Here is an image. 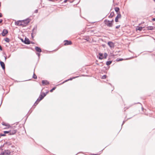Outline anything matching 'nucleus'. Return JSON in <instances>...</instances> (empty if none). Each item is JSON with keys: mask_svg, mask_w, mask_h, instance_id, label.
I'll list each match as a JSON object with an SVG mask.
<instances>
[{"mask_svg": "<svg viewBox=\"0 0 155 155\" xmlns=\"http://www.w3.org/2000/svg\"><path fill=\"white\" fill-rule=\"evenodd\" d=\"M114 20L111 21H109L107 19L105 20L104 21V23L105 25L109 27H112L113 25Z\"/></svg>", "mask_w": 155, "mask_h": 155, "instance_id": "1", "label": "nucleus"}, {"mask_svg": "<svg viewBox=\"0 0 155 155\" xmlns=\"http://www.w3.org/2000/svg\"><path fill=\"white\" fill-rule=\"evenodd\" d=\"M49 91L47 92L46 93H41V94L40 95L39 98L37 100L36 102L38 103L44 97L46 96V95L48 94Z\"/></svg>", "mask_w": 155, "mask_h": 155, "instance_id": "2", "label": "nucleus"}, {"mask_svg": "<svg viewBox=\"0 0 155 155\" xmlns=\"http://www.w3.org/2000/svg\"><path fill=\"white\" fill-rule=\"evenodd\" d=\"M99 58L101 60L102 59L104 58L106 59L107 56V54L106 53H105L104 54V56H103V54L101 53H99Z\"/></svg>", "mask_w": 155, "mask_h": 155, "instance_id": "3", "label": "nucleus"}, {"mask_svg": "<svg viewBox=\"0 0 155 155\" xmlns=\"http://www.w3.org/2000/svg\"><path fill=\"white\" fill-rule=\"evenodd\" d=\"M24 22L23 20L22 21H16L15 23V24L18 26H25L24 25Z\"/></svg>", "mask_w": 155, "mask_h": 155, "instance_id": "4", "label": "nucleus"}, {"mask_svg": "<svg viewBox=\"0 0 155 155\" xmlns=\"http://www.w3.org/2000/svg\"><path fill=\"white\" fill-rule=\"evenodd\" d=\"M121 17V15L120 14V12L118 13L117 15L115 18V21L116 22H118V19L120 18Z\"/></svg>", "mask_w": 155, "mask_h": 155, "instance_id": "5", "label": "nucleus"}, {"mask_svg": "<svg viewBox=\"0 0 155 155\" xmlns=\"http://www.w3.org/2000/svg\"><path fill=\"white\" fill-rule=\"evenodd\" d=\"M64 45H71L72 44L71 41H70L65 40L64 41Z\"/></svg>", "mask_w": 155, "mask_h": 155, "instance_id": "6", "label": "nucleus"}, {"mask_svg": "<svg viewBox=\"0 0 155 155\" xmlns=\"http://www.w3.org/2000/svg\"><path fill=\"white\" fill-rule=\"evenodd\" d=\"M23 22H24V25L25 26H26L28 23L30 22V20L29 19H28L25 20H23Z\"/></svg>", "mask_w": 155, "mask_h": 155, "instance_id": "7", "label": "nucleus"}, {"mask_svg": "<svg viewBox=\"0 0 155 155\" xmlns=\"http://www.w3.org/2000/svg\"><path fill=\"white\" fill-rule=\"evenodd\" d=\"M42 84L44 85H47L49 84V82L47 81L46 80H43L42 81Z\"/></svg>", "mask_w": 155, "mask_h": 155, "instance_id": "8", "label": "nucleus"}, {"mask_svg": "<svg viewBox=\"0 0 155 155\" xmlns=\"http://www.w3.org/2000/svg\"><path fill=\"white\" fill-rule=\"evenodd\" d=\"M8 31L6 29H4L2 33V36H4L8 33Z\"/></svg>", "mask_w": 155, "mask_h": 155, "instance_id": "9", "label": "nucleus"}, {"mask_svg": "<svg viewBox=\"0 0 155 155\" xmlns=\"http://www.w3.org/2000/svg\"><path fill=\"white\" fill-rule=\"evenodd\" d=\"M108 45L110 48H114V44L111 41H109L108 43Z\"/></svg>", "mask_w": 155, "mask_h": 155, "instance_id": "10", "label": "nucleus"}, {"mask_svg": "<svg viewBox=\"0 0 155 155\" xmlns=\"http://www.w3.org/2000/svg\"><path fill=\"white\" fill-rule=\"evenodd\" d=\"M25 43L26 44H29L30 43L29 40L27 38H25Z\"/></svg>", "mask_w": 155, "mask_h": 155, "instance_id": "11", "label": "nucleus"}, {"mask_svg": "<svg viewBox=\"0 0 155 155\" xmlns=\"http://www.w3.org/2000/svg\"><path fill=\"white\" fill-rule=\"evenodd\" d=\"M35 49L36 50V51L38 52H41V50L40 48L38 47H35Z\"/></svg>", "mask_w": 155, "mask_h": 155, "instance_id": "12", "label": "nucleus"}, {"mask_svg": "<svg viewBox=\"0 0 155 155\" xmlns=\"http://www.w3.org/2000/svg\"><path fill=\"white\" fill-rule=\"evenodd\" d=\"M0 64L1 66H2V69L4 70H5V64L3 62L1 61L0 62Z\"/></svg>", "mask_w": 155, "mask_h": 155, "instance_id": "13", "label": "nucleus"}, {"mask_svg": "<svg viewBox=\"0 0 155 155\" xmlns=\"http://www.w3.org/2000/svg\"><path fill=\"white\" fill-rule=\"evenodd\" d=\"M144 27H142L137 26V27L136 28V31H141L142 30L143 28Z\"/></svg>", "mask_w": 155, "mask_h": 155, "instance_id": "14", "label": "nucleus"}, {"mask_svg": "<svg viewBox=\"0 0 155 155\" xmlns=\"http://www.w3.org/2000/svg\"><path fill=\"white\" fill-rule=\"evenodd\" d=\"M10 135H14L16 133V131L15 130H10Z\"/></svg>", "mask_w": 155, "mask_h": 155, "instance_id": "15", "label": "nucleus"}, {"mask_svg": "<svg viewBox=\"0 0 155 155\" xmlns=\"http://www.w3.org/2000/svg\"><path fill=\"white\" fill-rule=\"evenodd\" d=\"M114 10L115 11V12L117 13L118 14V12L119 11H120V9L118 7H116L114 8Z\"/></svg>", "mask_w": 155, "mask_h": 155, "instance_id": "16", "label": "nucleus"}, {"mask_svg": "<svg viewBox=\"0 0 155 155\" xmlns=\"http://www.w3.org/2000/svg\"><path fill=\"white\" fill-rule=\"evenodd\" d=\"M2 124L3 125L7 127V128H9L10 127V126L8 124H6L5 123H2Z\"/></svg>", "mask_w": 155, "mask_h": 155, "instance_id": "17", "label": "nucleus"}, {"mask_svg": "<svg viewBox=\"0 0 155 155\" xmlns=\"http://www.w3.org/2000/svg\"><path fill=\"white\" fill-rule=\"evenodd\" d=\"M114 12H112L110 13V15L109 16V18H112L114 16Z\"/></svg>", "mask_w": 155, "mask_h": 155, "instance_id": "18", "label": "nucleus"}, {"mask_svg": "<svg viewBox=\"0 0 155 155\" xmlns=\"http://www.w3.org/2000/svg\"><path fill=\"white\" fill-rule=\"evenodd\" d=\"M147 29L148 30H152L154 29L153 27L152 26H148L147 27Z\"/></svg>", "mask_w": 155, "mask_h": 155, "instance_id": "19", "label": "nucleus"}, {"mask_svg": "<svg viewBox=\"0 0 155 155\" xmlns=\"http://www.w3.org/2000/svg\"><path fill=\"white\" fill-rule=\"evenodd\" d=\"M74 0H65L64 1V3H66L67 2H69L70 3H72L74 2Z\"/></svg>", "mask_w": 155, "mask_h": 155, "instance_id": "20", "label": "nucleus"}, {"mask_svg": "<svg viewBox=\"0 0 155 155\" xmlns=\"http://www.w3.org/2000/svg\"><path fill=\"white\" fill-rule=\"evenodd\" d=\"M10 152L8 150L5 151V153L8 155H10Z\"/></svg>", "mask_w": 155, "mask_h": 155, "instance_id": "21", "label": "nucleus"}, {"mask_svg": "<svg viewBox=\"0 0 155 155\" xmlns=\"http://www.w3.org/2000/svg\"><path fill=\"white\" fill-rule=\"evenodd\" d=\"M79 76H77V77H74L73 78H70V79L68 80H66L64 82L62 83H64V82H66L67 81H69V80H72V79H74V78H78V77Z\"/></svg>", "mask_w": 155, "mask_h": 155, "instance_id": "22", "label": "nucleus"}, {"mask_svg": "<svg viewBox=\"0 0 155 155\" xmlns=\"http://www.w3.org/2000/svg\"><path fill=\"white\" fill-rule=\"evenodd\" d=\"M112 63L111 61H107L106 62V64L107 65H110Z\"/></svg>", "mask_w": 155, "mask_h": 155, "instance_id": "23", "label": "nucleus"}, {"mask_svg": "<svg viewBox=\"0 0 155 155\" xmlns=\"http://www.w3.org/2000/svg\"><path fill=\"white\" fill-rule=\"evenodd\" d=\"M5 41L7 42H9L10 40L9 38H6L5 39Z\"/></svg>", "mask_w": 155, "mask_h": 155, "instance_id": "24", "label": "nucleus"}, {"mask_svg": "<svg viewBox=\"0 0 155 155\" xmlns=\"http://www.w3.org/2000/svg\"><path fill=\"white\" fill-rule=\"evenodd\" d=\"M33 78L35 79H36L37 78V77L36 75L34 73V74Z\"/></svg>", "mask_w": 155, "mask_h": 155, "instance_id": "25", "label": "nucleus"}, {"mask_svg": "<svg viewBox=\"0 0 155 155\" xmlns=\"http://www.w3.org/2000/svg\"><path fill=\"white\" fill-rule=\"evenodd\" d=\"M56 88V87H53L52 89H51L50 91V92H53V91Z\"/></svg>", "mask_w": 155, "mask_h": 155, "instance_id": "26", "label": "nucleus"}, {"mask_svg": "<svg viewBox=\"0 0 155 155\" xmlns=\"http://www.w3.org/2000/svg\"><path fill=\"white\" fill-rule=\"evenodd\" d=\"M106 77L107 76L106 75H104L102 76V78L103 79H105L106 78Z\"/></svg>", "mask_w": 155, "mask_h": 155, "instance_id": "27", "label": "nucleus"}, {"mask_svg": "<svg viewBox=\"0 0 155 155\" xmlns=\"http://www.w3.org/2000/svg\"><path fill=\"white\" fill-rule=\"evenodd\" d=\"M4 132L5 134L9 133V134H10V131H4Z\"/></svg>", "mask_w": 155, "mask_h": 155, "instance_id": "28", "label": "nucleus"}, {"mask_svg": "<svg viewBox=\"0 0 155 155\" xmlns=\"http://www.w3.org/2000/svg\"><path fill=\"white\" fill-rule=\"evenodd\" d=\"M123 60V59H118L117 60V61H122Z\"/></svg>", "mask_w": 155, "mask_h": 155, "instance_id": "29", "label": "nucleus"}, {"mask_svg": "<svg viewBox=\"0 0 155 155\" xmlns=\"http://www.w3.org/2000/svg\"><path fill=\"white\" fill-rule=\"evenodd\" d=\"M0 136H5V134H0Z\"/></svg>", "mask_w": 155, "mask_h": 155, "instance_id": "30", "label": "nucleus"}, {"mask_svg": "<svg viewBox=\"0 0 155 155\" xmlns=\"http://www.w3.org/2000/svg\"><path fill=\"white\" fill-rule=\"evenodd\" d=\"M120 25H118V26H117L116 27V28H120Z\"/></svg>", "mask_w": 155, "mask_h": 155, "instance_id": "31", "label": "nucleus"}, {"mask_svg": "<svg viewBox=\"0 0 155 155\" xmlns=\"http://www.w3.org/2000/svg\"><path fill=\"white\" fill-rule=\"evenodd\" d=\"M2 14L0 13V18L2 17Z\"/></svg>", "mask_w": 155, "mask_h": 155, "instance_id": "32", "label": "nucleus"}, {"mask_svg": "<svg viewBox=\"0 0 155 155\" xmlns=\"http://www.w3.org/2000/svg\"><path fill=\"white\" fill-rule=\"evenodd\" d=\"M3 21V20L2 19H0V23H2Z\"/></svg>", "mask_w": 155, "mask_h": 155, "instance_id": "33", "label": "nucleus"}, {"mask_svg": "<svg viewBox=\"0 0 155 155\" xmlns=\"http://www.w3.org/2000/svg\"><path fill=\"white\" fill-rule=\"evenodd\" d=\"M152 20L153 21H155V18H153L152 19Z\"/></svg>", "mask_w": 155, "mask_h": 155, "instance_id": "34", "label": "nucleus"}, {"mask_svg": "<svg viewBox=\"0 0 155 155\" xmlns=\"http://www.w3.org/2000/svg\"><path fill=\"white\" fill-rule=\"evenodd\" d=\"M4 153H1V154H0V155H4Z\"/></svg>", "mask_w": 155, "mask_h": 155, "instance_id": "35", "label": "nucleus"}, {"mask_svg": "<svg viewBox=\"0 0 155 155\" xmlns=\"http://www.w3.org/2000/svg\"><path fill=\"white\" fill-rule=\"evenodd\" d=\"M154 0V2H155V0Z\"/></svg>", "mask_w": 155, "mask_h": 155, "instance_id": "36", "label": "nucleus"}]
</instances>
